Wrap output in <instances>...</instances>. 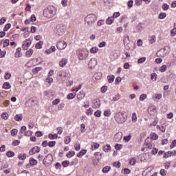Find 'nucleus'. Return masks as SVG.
<instances>
[{
    "label": "nucleus",
    "instance_id": "nucleus-11",
    "mask_svg": "<svg viewBox=\"0 0 176 176\" xmlns=\"http://www.w3.org/2000/svg\"><path fill=\"white\" fill-rule=\"evenodd\" d=\"M88 65L89 68H95L97 66V59L96 58H91L89 63Z\"/></svg>",
    "mask_w": 176,
    "mask_h": 176
},
{
    "label": "nucleus",
    "instance_id": "nucleus-2",
    "mask_svg": "<svg viewBox=\"0 0 176 176\" xmlns=\"http://www.w3.org/2000/svg\"><path fill=\"white\" fill-rule=\"evenodd\" d=\"M114 119L117 123H124L127 120V115L126 112H118L114 115Z\"/></svg>",
    "mask_w": 176,
    "mask_h": 176
},
{
    "label": "nucleus",
    "instance_id": "nucleus-1",
    "mask_svg": "<svg viewBox=\"0 0 176 176\" xmlns=\"http://www.w3.org/2000/svg\"><path fill=\"white\" fill-rule=\"evenodd\" d=\"M43 13L44 17H47V19H52V17H54L56 13H57V11L56 10V8L54 6H50L45 9Z\"/></svg>",
    "mask_w": 176,
    "mask_h": 176
},
{
    "label": "nucleus",
    "instance_id": "nucleus-23",
    "mask_svg": "<svg viewBox=\"0 0 176 176\" xmlns=\"http://www.w3.org/2000/svg\"><path fill=\"white\" fill-rule=\"evenodd\" d=\"M86 152H87V151L86 149H82L81 150L78 154H77V157H82V156H83V155H86Z\"/></svg>",
    "mask_w": 176,
    "mask_h": 176
},
{
    "label": "nucleus",
    "instance_id": "nucleus-18",
    "mask_svg": "<svg viewBox=\"0 0 176 176\" xmlns=\"http://www.w3.org/2000/svg\"><path fill=\"white\" fill-rule=\"evenodd\" d=\"M68 63V60L67 58H64L61 60V61L59 62L60 67H65L67 65V63Z\"/></svg>",
    "mask_w": 176,
    "mask_h": 176
},
{
    "label": "nucleus",
    "instance_id": "nucleus-51",
    "mask_svg": "<svg viewBox=\"0 0 176 176\" xmlns=\"http://www.w3.org/2000/svg\"><path fill=\"white\" fill-rule=\"evenodd\" d=\"M56 145V141H50L48 142V146H50V148H53V146H54Z\"/></svg>",
    "mask_w": 176,
    "mask_h": 176
},
{
    "label": "nucleus",
    "instance_id": "nucleus-5",
    "mask_svg": "<svg viewBox=\"0 0 176 176\" xmlns=\"http://www.w3.org/2000/svg\"><path fill=\"white\" fill-rule=\"evenodd\" d=\"M67 30V27L64 25H57L55 30V33L56 35L61 36V35L64 34Z\"/></svg>",
    "mask_w": 176,
    "mask_h": 176
},
{
    "label": "nucleus",
    "instance_id": "nucleus-27",
    "mask_svg": "<svg viewBox=\"0 0 176 176\" xmlns=\"http://www.w3.org/2000/svg\"><path fill=\"white\" fill-rule=\"evenodd\" d=\"M109 83H113V80H115V76H107Z\"/></svg>",
    "mask_w": 176,
    "mask_h": 176
},
{
    "label": "nucleus",
    "instance_id": "nucleus-19",
    "mask_svg": "<svg viewBox=\"0 0 176 176\" xmlns=\"http://www.w3.org/2000/svg\"><path fill=\"white\" fill-rule=\"evenodd\" d=\"M85 92L80 91V93L77 95V98L80 101L83 100V98H85Z\"/></svg>",
    "mask_w": 176,
    "mask_h": 176
},
{
    "label": "nucleus",
    "instance_id": "nucleus-42",
    "mask_svg": "<svg viewBox=\"0 0 176 176\" xmlns=\"http://www.w3.org/2000/svg\"><path fill=\"white\" fill-rule=\"evenodd\" d=\"M67 157H72V156H75L74 151H69L67 154L66 155Z\"/></svg>",
    "mask_w": 176,
    "mask_h": 176
},
{
    "label": "nucleus",
    "instance_id": "nucleus-64",
    "mask_svg": "<svg viewBox=\"0 0 176 176\" xmlns=\"http://www.w3.org/2000/svg\"><path fill=\"white\" fill-rule=\"evenodd\" d=\"M157 152H159V149H157L156 148H153L151 151V155H156V153H157Z\"/></svg>",
    "mask_w": 176,
    "mask_h": 176
},
{
    "label": "nucleus",
    "instance_id": "nucleus-56",
    "mask_svg": "<svg viewBox=\"0 0 176 176\" xmlns=\"http://www.w3.org/2000/svg\"><path fill=\"white\" fill-rule=\"evenodd\" d=\"M111 170V166H105L102 169V173H108Z\"/></svg>",
    "mask_w": 176,
    "mask_h": 176
},
{
    "label": "nucleus",
    "instance_id": "nucleus-35",
    "mask_svg": "<svg viewBox=\"0 0 176 176\" xmlns=\"http://www.w3.org/2000/svg\"><path fill=\"white\" fill-rule=\"evenodd\" d=\"M97 52H98V47H93L92 48L90 49V53H92L94 54L97 53Z\"/></svg>",
    "mask_w": 176,
    "mask_h": 176
},
{
    "label": "nucleus",
    "instance_id": "nucleus-9",
    "mask_svg": "<svg viewBox=\"0 0 176 176\" xmlns=\"http://www.w3.org/2000/svg\"><path fill=\"white\" fill-rule=\"evenodd\" d=\"M123 43L126 47V49H127V50L131 49V47H130V38L129 37V36H125L124 39H123Z\"/></svg>",
    "mask_w": 176,
    "mask_h": 176
},
{
    "label": "nucleus",
    "instance_id": "nucleus-7",
    "mask_svg": "<svg viewBox=\"0 0 176 176\" xmlns=\"http://www.w3.org/2000/svg\"><path fill=\"white\" fill-rule=\"evenodd\" d=\"M148 113L151 116H155L157 113V108L156 106H150L148 109Z\"/></svg>",
    "mask_w": 176,
    "mask_h": 176
},
{
    "label": "nucleus",
    "instance_id": "nucleus-54",
    "mask_svg": "<svg viewBox=\"0 0 176 176\" xmlns=\"http://www.w3.org/2000/svg\"><path fill=\"white\" fill-rule=\"evenodd\" d=\"M94 116H95L96 118H100V117H101V111L97 110V111L95 112Z\"/></svg>",
    "mask_w": 176,
    "mask_h": 176
},
{
    "label": "nucleus",
    "instance_id": "nucleus-62",
    "mask_svg": "<svg viewBox=\"0 0 176 176\" xmlns=\"http://www.w3.org/2000/svg\"><path fill=\"white\" fill-rule=\"evenodd\" d=\"M114 167H116L117 168H120L121 164L119 162H116L113 164Z\"/></svg>",
    "mask_w": 176,
    "mask_h": 176
},
{
    "label": "nucleus",
    "instance_id": "nucleus-25",
    "mask_svg": "<svg viewBox=\"0 0 176 176\" xmlns=\"http://www.w3.org/2000/svg\"><path fill=\"white\" fill-rule=\"evenodd\" d=\"M30 164L31 166H36L38 164V161L34 158H30Z\"/></svg>",
    "mask_w": 176,
    "mask_h": 176
},
{
    "label": "nucleus",
    "instance_id": "nucleus-31",
    "mask_svg": "<svg viewBox=\"0 0 176 176\" xmlns=\"http://www.w3.org/2000/svg\"><path fill=\"white\" fill-rule=\"evenodd\" d=\"M33 54H34V50L32 49H30L26 52L27 57H31V56H32Z\"/></svg>",
    "mask_w": 176,
    "mask_h": 176
},
{
    "label": "nucleus",
    "instance_id": "nucleus-32",
    "mask_svg": "<svg viewBox=\"0 0 176 176\" xmlns=\"http://www.w3.org/2000/svg\"><path fill=\"white\" fill-rule=\"evenodd\" d=\"M157 129L162 133H166V128L163 126L157 125Z\"/></svg>",
    "mask_w": 176,
    "mask_h": 176
},
{
    "label": "nucleus",
    "instance_id": "nucleus-44",
    "mask_svg": "<svg viewBox=\"0 0 176 176\" xmlns=\"http://www.w3.org/2000/svg\"><path fill=\"white\" fill-rule=\"evenodd\" d=\"M65 144H66V145H68V144H69V142H71V137L70 136H67L66 138H65Z\"/></svg>",
    "mask_w": 176,
    "mask_h": 176
},
{
    "label": "nucleus",
    "instance_id": "nucleus-59",
    "mask_svg": "<svg viewBox=\"0 0 176 176\" xmlns=\"http://www.w3.org/2000/svg\"><path fill=\"white\" fill-rule=\"evenodd\" d=\"M17 133H18V131L16 129L11 130V135L12 137H14V135H16V134H17Z\"/></svg>",
    "mask_w": 176,
    "mask_h": 176
},
{
    "label": "nucleus",
    "instance_id": "nucleus-4",
    "mask_svg": "<svg viewBox=\"0 0 176 176\" xmlns=\"http://www.w3.org/2000/svg\"><path fill=\"white\" fill-rule=\"evenodd\" d=\"M77 55L79 60H86V58L89 56V51L86 49L78 50L77 51Z\"/></svg>",
    "mask_w": 176,
    "mask_h": 176
},
{
    "label": "nucleus",
    "instance_id": "nucleus-39",
    "mask_svg": "<svg viewBox=\"0 0 176 176\" xmlns=\"http://www.w3.org/2000/svg\"><path fill=\"white\" fill-rule=\"evenodd\" d=\"M166 16H167L166 13L161 12L158 16V19H160V20H163V19H166Z\"/></svg>",
    "mask_w": 176,
    "mask_h": 176
},
{
    "label": "nucleus",
    "instance_id": "nucleus-50",
    "mask_svg": "<svg viewBox=\"0 0 176 176\" xmlns=\"http://www.w3.org/2000/svg\"><path fill=\"white\" fill-rule=\"evenodd\" d=\"M155 42H156V36H153L151 39H149V43L152 45L153 43H155Z\"/></svg>",
    "mask_w": 176,
    "mask_h": 176
},
{
    "label": "nucleus",
    "instance_id": "nucleus-63",
    "mask_svg": "<svg viewBox=\"0 0 176 176\" xmlns=\"http://www.w3.org/2000/svg\"><path fill=\"white\" fill-rule=\"evenodd\" d=\"M8 46H9V39H6L3 42V47H6Z\"/></svg>",
    "mask_w": 176,
    "mask_h": 176
},
{
    "label": "nucleus",
    "instance_id": "nucleus-53",
    "mask_svg": "<svg viewBox=\"0 0 176 176\" xmlns=\"http://www.w3.org/2000/svg\"><path fill=\"white\" fill-rule=\"evenodd\" d=\"M2 119H4V120H8V118H9V115L7 113H3L1 115Z\"/></svg>",
    "mask_w": 176,
    "mask_h": 176
},
{
    "label": "nucleus",
    "instance_id": "nucleus-38",
    "mask_svg": "<svg viewBox=\"0 0 176 176\" xmlns=\"http://www.w3.org/2000/svg\"><path fill=\"white\" fill-rule=\"evenodd\" d=\"M20 52H21V47H18L15 52V57H21Z\"/></svg>",
    "mask_w": 176,
    "mask_h": 176
},
{
    "label": "nucleus",
    "instance_id": "nucleus-45",
    "mask_svg": "<svg viewBox=\"0 0 176 176\" xmlns=\"http://www.w3.org/2000/svg\"><path fill=\"white\" fill-rule=\"evenodd\" d=\"M10 27H12V24H10V23H7V24L5 25V27H4L3 31H4V32L8 31L9 29L10 28Z\"/></svg>",
    "mask_w": 176,
    "mask_h": 176
},
{
    "label": "nucleus",
    "instance_id": "nucleus-15",
    "mask_svg": "<svg viewBox=\"0 0 176 176\" xmlns=\"http://www.w3.org/2000/svg\"><path fill=\"white\" fill-rule=\"evenodd\" d=\"M144 145L147 146L148 149H152L153 148V145H152V143L149 142V138H147L144 141Z\"/></svg>",
    "mask_w": 176,
    "mask_h": 176
},
{
    "label": "nucleus",
    "instance_id": "nucleus-48",
    "mask_svg": "<svg viewBox=\"0 0 176 176\" xmlns=\"http://www.w3.org/2000/svg\"><path fill=\"white\" fill-rule=\"evenodd\" d=\"M62 166H63V167H68V166H69V161H68V160L63 161V162H62Z\"/></svg>",
    "mask_w": 176,
    "mask_h": 176
},
{
    "label": "nucleus",
    "instance_id": "nucleus-60",
    "mask_svg": "<svg viewBox=\"0 0 176 176\" xmlns=\"http://www.w3.org/2000/svg\"><path fill=\"white\" fill-rule=\"evenodd\" d=\"M145 98H146V94H142V95H140L139 100H140V101H144V100H145Z\"/></svg>",
    "mask_w": 176,
    "mask_h": 176
},
{
    "label": "nucleus",
    "instance_id": "nucleus-37",
    "mask_svg": "<svg viewBox=\"0 0 176 176\" xmlns=\"http://www.w3.org/2000/svg\"><path fill=\"white\" fill-rule=\"evenodd\" d=\"M145 61H146V57H142L138 60V64H142V63H145Z\"/></svg>",
    "mask_w": 176,
    "mask_h": 176
},
{
    "label": "nucleus",
    "instance_id": "nucleus-52",
    "mask_svg": "<svg viewBox=\"0 0 176 176\" xmlns=\"http://www.w3.org/2000/svg\"><path fill=\"white\" fill-rule=\"evenodd\" d=\"M123 144H116L115 145V148L116 149V151H120V149L122 148Z\"/></svg>",
    "mask_w": 176,
    "mask_h": 176
},
{
    "label": "nucleus",
    "instance_id": "nucleus-40",
    "mask_svg": "<svg viewBox=\"0 0 176 176\" xmlns=\"http://www.w3.org/2000/svg\"><path fill=\"white\" fill-rule=\"evenodd\" d=\"M167 70V65H164L160 68V72H165Z\"/></svg>",
    "mask_w": 176,
    "mask_h": 176
},
{
    "label": "nucleus",
    "instance_id": "nucleus-14",
    "mask_svg": "<svg viewBox=\"0 0 176 176\" xmlns=\"http://www.w3.org/2000/svg\"><path fill=\"white\" fill-rule=\"evenodd\" d=\"M164 52H166L165 49H161L158 52H157V57H165L166 54H164Z\"/></svg>",
    "mask_w": 176,
    "mask_h": 176
},
{
    "label": "nucleus",
    "instance_id": "nucleus-41",
    "mask_svg": "<svg viewBox=\"0 0 176 176\" xmlns=\"http://www.w3.org/2000/svg\"><path fill=\"white\" fill-rule=\"evenodd\" d=\"M162 8L163 10H168V9H170V6H168L167 3H164L162 6Z\"/></svg>",
    "mask_w": 176,
    "mask_h": 176
},
{
    "label": "nucleus",
    "instance_id": "nucleus-16",
    "mask_svg": "<svg viewBox=\"0 0 176 176\" xmlns=\"http://www.w3.org/2000/svg\"><path fill=\"white\" fill-rule=\"evenodd\" d=\"M93 108L97 109L99 108L101 105V102H100V100H94L93 102Z\"/></svg>",
    "mask_w": 176,
    "mask_h": 176
},
{
    "label": "nucleus",
    "instance_id": "nucleus-58",
    "mask_svg": "<svg viewBox=\"0 0 176 176\" xmlns=\"http://www.w3.org/2000/svg\"><path fill=\"white\" fill-rule=\"evenodd\" d=\"M42 67H35L32 69L33 74H37L38 71H41Z\"/></svg>",
    "mask_w": 176,
    "mask_h": 176
},
{
    "label": "nucleus",
    "instance_id": "nucleus-21",
    "mask_svg": "<svg viewBox=\"0 0 176 176\" xmlns=\"http://www.w3.org/2000/svg\"><path fill=\"white\" fill-rule=\"evenodd\" d=\"M115 21V19H113V16H109L108 19L106 20V24H108L109 25H111L112 23Z\"/></svg>",
    "mask_w": 176,
    "mask_h": 176
},
{
    "label": "nucleus",
    "instance_id": "nucleus-26",
    "mask_svg": "<svg viewBox=\"0 0 176 176\" xmlns=\"http://www.w3.org/2000/svg\"><path fill=\"white\" fill-rule=\"evenodd\" d=\"M75 97H76V94L75 93L74 94L70 93L67 96V100H74Z\"/></svg>",
    "mask_w": 176,
    "mask_h": 176
},
{
    "label": "nucleus",
    "instance_id": "nucleus-34",
    "mask_svg": "<svg viewBox=\"0 0 176 176\" xmlns=\"http://www.w3.org/2000/svg\"><path fill=\"white\" fill-rule=\"evenodd\" d=\"M103 151L104 152H108V151H111V145L106 144L103 146Z\"/></svg>",
    "mask_w": 176,
    "mask_h": 176
},
{
    "label": "nucleus",
    "instance_id": "nucleus-55",
    "mask_svg": "<svg viewBox=\"0 0 176 176\" xmlns=\"http://www.w3.org/2000/svg\"><path fill=\"white\" fill-rule=\"evenodd\" d=\"M129 163H130V165H131V166H134V165L135 164V163H137V161L135 160V157H133V158L130 160Z\"/></svg>",
    "mask_w": 176,
    "mask_h": 176
},
{
    "label": "nucleus",
    "instance_id": "nucleus-33",
    "mask_svg": "<svg viewBox=\"0 0 176 176\" xmlns=\"http://www.w3.org/2000/svg\"><path fill=\"white\" fill-rule=\"evenodd\" d=\"M43 45V41H39L35 45L36 49H42V45Z\"/></svg>",
    "mask_w": 176,
    "mask_h": 176
},
{
    "label": "nucleus",
    "instance_id": "nucleus-47",
    "mask_svg": "<svg viewBox=\"0 0 176 176\" xmlns=\"http://www.w3.org/2000/svg\"><path fill=\"white\" fill-rule=\"evenodd\" d=\"M6 155L8 156V157H13V156H14V152L8 151Z\"/></svg>",
    "mask_w": 176,
    "mask_h": 176
},
{
    "label": "nucleus",
    "instance_id": "nucleus-61",
    "mask_svg": "<svg viewBox=\"0 0 176 176\" xmlns=\"http://www.w3.org/2000/svg\"><path fill=\"white\" fill-rule=\"evenodd\" d=\"M132 122H137V114L135 113L132 114Z\"/></svg>",
    "mask_w": 176,
    "mask_h": 176
},
{
    "label": "nucleus",
    "instance_id": "nucleus-6",
    "mask_svg": "<svg viewBox=\"0 0 176 176\" xmlns=\"http://www.w3.org/2000/svg\"><path fill=\"white\" fill-rule=\"evenodd\" d=\"M53 162V155L52 154H48L47 156L45 157L44 160H43V164L45 165V167H49L52 164Z\"/></svg>",
    "mask_w": 176,
    "mask_h": 176
},
{
    "label": "nucleus",
    "instance_id": "nucleus-49",
    "mask_svg": "<svg viewBox=\"0 0 176 176\" xmlns=\"http://www.w3.org/2000/svg\"><path fill=\"white\" fill-rule=\"evenodd\" d=\"M159 138V135H156V133H153L151 135V139L153 140H156Z\"/></svg>",
    "mask_w": 176,
    "mask_h": 176
},
{
    "label": "nucleus",
    "instance_id": "nucleus-36",
    "mask_svg": "<svg viewBox=\"0 0 176 176\" xmlns=\"http://www.w3.org/2000/svg\"><path fill=\"white\" fill-rule=\"evenodd\" d=\"M104 116L109 118V116H111V110L110 109L105 110L104 111Z\"/></svg>",
    "mask_w": 176,
    "mask_h": 176
},
{
    "label": "nucleus",
    "instance_id": "nucleus-13",
    "mask_svg": "<svg viewBox=\"0 0 176 176\" xmlns=\"http://www.w3.org/2000/svg\"><path fill=\"white\" fill-rule=\"evenodd\" d=\"M122 137L123 133H122V132H118L114 135V141H116V142H119V141L122 140Z\"/></svg>",
    "mask_w": 176,
    "mask_h": 176
},
{
    "label": "nucleus",
    "instance_id": "nucleus-43",
    "mask_svg": "<svg viewBox=\"0 0 176 176\" xmlns=\"http://www.w3.org/2000/svg\"><path fill=\"white\" fill-rule=\"evenodd\" d=\"M101 153L100 152H97V153H95L94 155L96 156L97 160H101Z\"/></svg>",
    "mask_w": 176,
    "mask_h": 176
},
{
    "label": "nucleus",
    "instance_id": "nucleus-12",
    "mask_svg": "<svg viewBox=\"0 0 176 176\" xmlns=\"http://www.w3.org/2000/svg\"><path fill=\"white\" fill-rule=\"evenodd\" d=\"M39 152H41V148L39 146H35L30 150L29 153L30 155H35V153H39Z\"/></svg>",
    "mask_w": 176,
    "mask_h": 176
},
{
    "label": "nucleus",
    "instance_id": "nucleus-17",
    "mask_svg": "<svg viewBox=\"0 0 176 176\" xmlns=\"http://www.w3.org/2000/svg\"><path fill=\"white\" fill-rule=\"evenodd\" d=\"M3 89L5 90H9V89H12V85H10V82H6L3 84Z\"/></svg>",
    "mask_w": 176,
    "mask_h": 176
},
{
    "label": "nucleus",
    "instance_id": "nucleus-29",
    "mask_svg": "<svg viewBox=\"0 0 176 176\" xmlns=\"http://www.w3.org/2000/svg\"><path fill=\"white\" fill-rule=\"evenodd\" d=\"M18 157L20 160H25L27 159V154H19Z\"/></svg>",
    "mask_w": 176,
    "mask_h": 176
},
{
    "label": "nucleus",
    "instance_id": "nucleus-28",
    "mask_svg": "<svg viewBox=\"0 0 176 176\" xmlns=\"http://www.w3.org/2000/svg\"><path fill=\"white\" fill-rule=\"evenodd\" d=\"M98 148H100V144L98 143H94L91 146V151H94V149H98Z\"/></svg>",
    "mask_w": 176,
    "mask_h": 176
},
{
    "label": "nucleus",
    "instance_id": "nucleus-10",
    "mask_svg": "<svg viewBox=\"0 0 176 176\" xmlns=\"http://www.w3.org/2000/svg\"><path fill=\"white\" fill-rule=\"evenodd\" d=\"M56 47L58 49V50H64V49L67 47V43H65L64 41H59L56 44Z\"/></svg>",
    "mask_w": 176,
    "mask_h": 176
},
{
    "label": "nucleus",
    "instance_id": "nucleus-22",
    "mask_svg": "<svg viewBox=\"0 0 176 176\" xmlns=\"http://www.w3.org/2000/svg\"><path fill=\"white\" fill-rule=\"evenodd\" d=\"M48 138H50V140H57V138H58V135H57V133H55V134L50 133L48 135Z\"/></svg>",
    "mask_w": 176,
    "mask_h": 176
},
{
    "label": "nucleus",
    "instance_id": "nucleus-20",
    "mask_svg": "<svg viewBox=\"0 0 176 176\" xmlns=\"http://www.w3.org/2000/svg\"><path fill=\"white\" fill-rule=\"evenodd\" d=\"M16 122H21L23 120V114H16L14 116Z\"/></svg>",
    "mask_w": 176,
    "mask_h": 176
},
{
    "label": "nucleus",
    "instance_id": "nucleus-57",
    "mask_svg": "<svg viewBox=\"0 0 176 176\" xmlns=\"http://www.w3.org/2000/svg\"><path fill=\"white\" fill-rule=\"evenodd\" d=\"M118 100H120V95L116 94L115 96L113 97V101H118Z\"/></svg>",
    "mask_w": 176,
    "mask_h": 176
},
{
    "label": "nucleus",
    "instance_id": "nucleus-46",
    "mask_svg": "<svg viewBox=\"0 0 176 176\" xmlns=\"http://www.w3.org/2000/svg\"><path fill=\"white\" fill-rule=\"evenodd\" d=\"M27 132V127L25 126H23L21 128V134H25V133Z\"/></svg>",
    "mask_w": 176,
    "mask_h": 176
},
{
    "label": "nucleus",
    "instance_id": "nucleus-8",
    "mask_svg": "<svg viewBox=\"0 0 176 176\" xmlns=\"http://www.w3.org/2000/svg\"><path fill=\"white\" fill-rule=\"evenodd\" d=\"M31 43H32V42L30 38H28L25 41H24L22 44L23 50H28V47L31 46Z\"/></svg>",
    "mask_w": 176,
    "mask_h": 176
},
{
    "label": "nucleus",
    "instance_id": "nucleus-3",
    "mask_svg": "<svg viewBox=\"0 0 176 176\" xmlns=\"http://www.w3.org/2000/svg\"><path fill=\"white\" fill-rule=\"evenodd\" d=\"M84 21L85 24H87L88 27H91V25L97 21V15L95 14H89L85 17Z\"/></svg>",
    "mask_w": 176,
    "mask_h": 176
},
{
    "label": "nucleus",
    "instance_id": "nucleus-24",
    "mask_svg": "<svg viewBox=\"0 0 176 176\" xmlns=\"http://www.w3.org/2000/svg\"><path fill=\"white\" fill-rule=\"evenodd\" d=\"M151 79L153 82H156L157 79V74L156 73H151Z\"/></svg>",
    "mask_w": 176,
    "mask_h": 176
},
{
    "label": "nucleus",
    "instance_id": "nucleus-30",
    "mask_svg": "<svg viewBox=\"0 0 176 176\" xmlns=\"http://www.w3.org/2000/svg\"><path fill=\"white\" fill-rule=\"evenodd\" d=\"M171 153H173V152L168 151L166 153H164V158L167 159L171 156Z\"/></svg>",
    "mask_w": 176,
    "mask_h": 176
}]
</instances>
